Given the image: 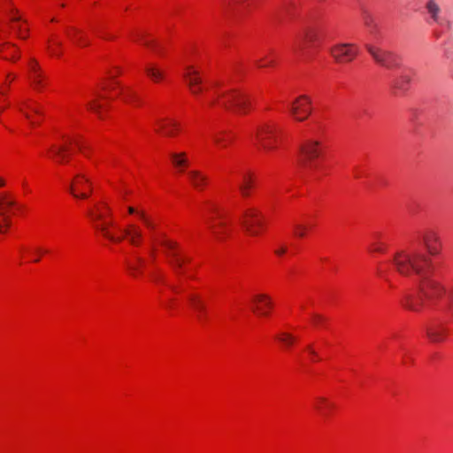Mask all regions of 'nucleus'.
<instances>
[{"label":"nucleus","mask_w":453,"mask_h":453,"mask_svg":"<svg viewBox=\"0 0 453 453\" xmlns=\"http://www.w3.org/2000/svg\"><path fill=\"white\" fill-rule=\"evenodd\" d=\"M251 142L265 153L277 150L281 143L280 130L272 116L265 113L250 134Z\"/></svg>","instance_id":"9d476101"},{"label":"nucleus","mask_w":453,"mask_h":453,"mask_svg":"<svg viewBox=\"0 0 453 453\" xmlns=\"http://www.w3.org/2000/svg\"><path fill=\"white\" fill-rule=\"evenodd\" d=\"M388 250V245L381 240L374 241L369 247V251L374 254H384Z\"/></svg>","instance_id":"c9c22d12"},{"label":"nucleus","mask_w":453,"mask_h":453,"mask_svg":"<svg viewBox=\"0 0 453 453\" xmlns=\"http://www.w3.org/2000/svg\"><path fill=\"white\" fill-rule=\"evenodd\" d=\"M310 228L311 227L305 224L296 222L293 225L294 235L300 239L304 238L307 235Z\"/></svg>","instance_id":"f704fd0d"},{"label":"nucleus","mask_w":453,"mask_h":453,"mask_svg":"<svg viewBox=\"0 0 453 453\" xmlns=\"http://www.w3.org/2000/svg\"><path fill=\"white\" fill-rule=\"evenodd\" d=\"M202 216L213 239L221 242L229 235L231 230L230 219L224 209L210 203L206 204Z\"/></svg>","instance_id":"9b49d317"},{"label":"nucleus","mask_w":453,"mask_h":453,"mask_svg":"<svg viewBox=\"0 0 453 453\" xmlns=\"http://www.w3.org/2000/svg\"><path fill=\"white\" fill-rule=\"evenodd\" d=\"M305 351L309 354L311 357V361H317V354L315 351V348L313 346H307Z\"/></svg>","instance_id":"a19ab883"},{"label":"nucleus","mask_w":453,"mask_h":453,"mask_svg":"<svg viewBox=\"0 0 453 453\" xmlns=\"http://www.w3.org/2000/svg\"><path fill=\"white\" fill-rule=\"evenodd\" d=\"M312 111L311 99L303 95L298 96L291 104L289 111L297 121H303L308 119Z\"/></svg>","instance_id":"aec40b11"},{"label":"nucleus","mask_w":453,"mask_h":453,"mask_svg":"<svg viewBox=\"0 0 453 453\" xmlns=\"http://www.w3.org/2000/svg\"><path fill=\"white\" fill-rule=\"evenodd\" d=\"M25 74L31 88L35 92L42 93L47 88L48 78L37 59L33 56L27 58Z\"/></svg>","instance_id":"ddd939ff"},{"label":"nucleus","mask_w":453,"mask_h":453,"mask_svg":"<svg viewBox=\"0 0 453 453\" xmlns=\"http://www.w3.org/2000/svg\"><path fill=\"white\" fill-rule=\"evenodd\" d=\"M271 297L265 294H257L252 299V311L257 317L266 318L273 310Z\"/></svg>","instance_id":"412c9836"},{"label":"nucleus","mask_w":453,"mask_h":453,"mask_svg":"<svg viewBox=\"0 0 453 453\" xmlns=\"http://www.w3.org/2000/svg\"><path fill=\"white\" fill-rule=\"evenodd\" d=\"M314 40V35L311 32H307L303 35H301L298 39V47H305V44L311 43Z\"/></svg>","instance_id":"ea45409f"},{"label":"nucleus","mask_w":453,"mask_h":453,"mask_svg":"<svg viewBox=\"0 0 453 453\" xmlns=\"http://www.w3.org/2000/svg\"><path fill=\"white\" fill-rule=\"evenodd\" d=\"M170 158L174 168L180 173L184 172L189 165L186 152H173Z\"/></svg>","instance_id":"7c9ffc66"},{"label":"nucleus","mask_w":453,"mask_h":453,"mask_svg":"<svg viewBox=\"0 0 453 453\" xmlns=\"http://www.w3.org/2000/svg\"><path fill=\"white\" fill-rule=\"evenodd\" d=\"M16 209V203L10 193L0 192V234H5L11 226V215Z\"/></svg>","instance_id":"dca6fc26"},{"label":"nucleus","mask_w":453,"mask_h":453,"mask_svg":"<svg viewBox=\"0 0 453 453\" xmlns=\"http://www.w3.org/2000/svg\"><path fill=\"white\" fill-rule=\"evenodd\" d=\"M440 307L447 311L453 317V286L447 293V303H442V299L440 301Z\"/></svg>","instance_id":"e433bc0d"},{"label":"nucleus","mask_w":453,"mask_h":453,"mask_svg":"<svg viewBox=\"0 0 453 453\" xmlns=\"http://www.w3.org/2000/svg\"><path fill=\"white\" fill-rule=\"evenodd\" d=\"M364 24L365 27L369 30L370 34L373 36H376L378 31H379V26L375 20V19L370 15L365 14L363 18Z\"/></svg>","instance_id":"72a5a7b5"},{"label":"nucleus","mask_w":453,"mask_h":453,"mask_svg":"<svg viewBox=\"0 0 453 453\" xmlns=\"http://www.w3.org/2000/svg\"><path fill=\"white\" fill-rule=\"evenodd\" d=\"M188 179L192 186L199 190L203 189L208 184V178L199 171L188 172Z\"/></svg>","instance_id":"2f4dec72"},{"label":"nucleus","mask_w":453,"mask_h":453,"mask_svg":"<svg viewBox=\"0 0 453 453\" xmlns=\"http://www.w3.org/2000/svg\"><path fill=\"white\" fill-rule=\"evenodd\" d=\"M419 239L421 244L424 246L426 254L424 253L422 250H420L417 247L409 246L405 248H401L397 250L392 256L391 259L388 261L380 262L377 265L376 267V274L380 280H381L389 288H397L399 277H403L404 279H407L406 277L401 275L395 268L394 266V259L396 254L402 250H416L424 256H426L428 259L431 260L433 269L429 273V276L427 278L434 279V264L431 258V257H436L440 255L441 250H442V242L441 240V237L438 234V232L435 229L433 228H426L423 232L419 234Z\"/></svg>","instance_id":"0eeeda50"},{"label":"nucleus","mask_w":453,"mask_h":453,"mask_svg":"<svg viewBox=\"0 0 453 453\" xmlns=\"http://www.w3.org/2000/svg\"><path fill=\"white\" fill-rule=\"evenodd\" d=\"M49 32L50 35L46 42V50L49 56L52 58H59L62 55L64 50V36L81 47L87 46L89 42L88 34L74 27H67L62 31H52L49 29Z\"/></svg>","instance_id":"f8f14e48"},{"label":"nucleus","mask_w":453,"mask_h":453,"mask_svg":"<svg viewBox=\"0 0 453 453\" xmlns=\"http://www.w3.org/2000/svg\"><path fill=\"white\" fill-rule=\"evenodd\" d=\"M365 49L380 65L387 69H396L401 66V58L395 53L371 44H366Z\"/></svg>","instance_id":"2eb2a0df"},{"label":"nucleus","mask_w":453,"mask_h":453,"mask_svg":"<svg viewBox=\"0 0 453 453\" xmlns=\"http://www.w3.org/2000/svg\"><path fill=\"white\" fill-rule=\"evenodd\" d=\"M121 71L119 67H112L105 78L102 89L94 95V97L87 104L89 111L104 119L108 115L111 109V104L116 98H120L123 102L130 104H138L140 96L136 90L131 87H123L117 81V77Z\"/></svg>","instance_id":"423d86ee"},{"label":"nucleus","mask_w":453,"mask_h":453,"mask_svg":"<svg viewBox=\"0 0 453 453\" xmlns=\"http://www.w3.org/2000/svg\"><path fill=\"white\" fill-rule=\"evenodd\" d=\"M29 28L19 11L11 0H0V40L7 35H13L20 39L28 36Z\"/></svg>","instance_id":"1a4fd4ad"},{"label":"nucleus","mask_w":453,"mask_h":453,"mask_svg":"<svg viewBox=\"0 0 453 453\" xmlns=\"http://www.w3.org/2000/svg\"><path fill=\"white\" fill-rule=\"evenodd\" d=\"M115 210L114 216L105 201L93 199L88 204L86 215L102 237L113 243H128L129 249L125 251L128 273L135 278L146 273L154 281L165 283L174 293L183 295L197 313L203 314L206 302L196 291V265L189 256L127 198Z\"/></svg>","instance_id":"f257e3e1"},{"label":"nucleus","mask_w":453,"mask_h":453,"mask_svg":"<svg viewBox=\"0 0 453 453\" xmlns=\"http://www.w3.org/2000/svg\"><path fill=\"white\" fill-rule=\"evenodd\" d=\"M128 39L131 42L142 44L152 50L157 51V42L146 32L140 28H135L128 32Z\"/></svg>","instance_id":"5701e85b"},{"label":"nucleus","mask_w":453,"mask_h":453,"mask_svg":"<svg viewBox=\"0 0 453 453\" xmlns=\"http://www.w3.org/2000/svg\"><path fill=\"white\" fill-rule=\"evenodd\" d=\"M17 79L14 73H7L0 79V124L12 134L27 135V126L35 127L43 120V110L39 103L21 91L13 96V103L7 102V94Z\"/></svg>","instance_id":"39448f33"},{"label":"nucleus","mask_w":453,"mask_h":453,"mask_svg":"<svg viewBox=\"0 0 453 453\" xmlns=\"http://www.w3.org/2000/svg\"><path fill=\"white\" fill-rule=\"evenodd\" d=\"M296 250L293 247V244L288 242H278L274 246V254L278 257H282L285 255H295Z\"/></svg>","instance_id":"473e14b6"},{"label":"nucleus","mask_w":453,"mask_h":453,"mask_svg":"<svg viewBox=\"0 0 453 453\" xmlns=\"http://www.w3.org/2000/svg\"><path fill=\"white\" fill-rule=\"evenodd\" d=\"M240 221L246 234L250 236H258L264 231V217L256 208H247L242 215Z\"/></svg>","instance_id":"4468645a"},{"label":"nucleus","mask_w":453,"mask_h":453,"mask_svg":"<svg viewBox=\"0 0 453 453\" xmlns=\"http://www.w3.org/2000/svg\"><path fill=\"white\" fill-rule=\"evenodd\" d=\"M20 57L19 50L18 47L9 42H3L0 44V58L8 60L15 62L18 60Z\"/></svg>","instance_id":"c756f323"},{"label":"nucleus","mask_w":453,"mask_h":453,"mask_svg":"<svg viewBox=\"0 0 453 453\" xmlns=\"http://www.w3.org/2000/svg\"><path fill=\"white\" fill-rule=\"evenodd\" d=\"M42 148L48 158L60 165H66L67 171L73 173L72 180H66L70 192L76 198L86 199L92 193V183L83 173V166L73 158L74 148L86 157L87 151L81 134L71 124H65L54 129L42 142Z\"/></svg>","instance_id":"20e7f679"},{"label":"nucleus","mask_w":453,"mask_h":453,"mask_svg":"<svg viewBox=\"0 0 453 453\" xmlns=\"http://www.w3.org/2000/svg\"><path fill=\"white\" fill-rule=\"evenodd\" d=\"M152 126L156 132L165 136H175L180 131L178 121L170 117L156 115L152 119Z\"/></svg>","instance_id":"a211bd4d"},{"label":"nucleus","mask_w":453,"mask_h":453,"mask_svg":"<svg viewBox=\"0 0 453 453\" xmlns=\"http://www.w3.org/2000/svg\"><path fill=\"white\" fill-rule=\"evenodd\" d=\"M50 253V250L43 247H36L30 251L29 258L33 262H39L41 257Z\"/></svg>","instance_id":"4c0bfd02"},{"label":"nucleus","mask_w":453,"mask_h":453,"mask_svg":"<svg viewBox=\"0 0 453 453\" xmlns=\"http://www.w3.org/2000/svg\"><path fill=\"white\" fill-rule=\"evenodd\" d=\"M166 65L149 63L144 67L147 77L154 83H160L166 81Z\"/></svg>","instance_id":"393cba45"},{"label":"nucleus","mask_w":453,"mask_h":453,"mask_svg":"<svg viewBox=\"0 0 453 453\" xmlns=\"http://www.w3.org/2000/svg\"><path fill=\"white\" fill-rule=\"evenodd\" d=\"M411 73L403 72L398 77L395 78L391 82V89L395 95H403L410 88Z\"/></svg>","instance_id":"cd10ccee"},{"label":"nucleus","mask_w":453,"mask_h":453,"mask_svg":"<svg viewBox=\"0 0 453 453\" xmlns=\"http://www.w3.org/2000/svg\"><path fill=\"white\" fill-rule=\"evenodd\" d=\"M359 52V48L354 43H339L330 50L332 58L339 64L353 61Z\"/></svg>","instance_id":"f3484780"},{"label":"nucleus","mask_w":453,"mask_h":453,"mask_svg":"<svg viewBox=\"0 0 453 453\" xmlns=\"http://www.w3.org/2000/svg\"><path fill=\"white\" fill-rule=\"evenodd\" d=\"M202 65L187 59L184 79L189 90L203 111L227 110L238 114H247L251 109L250 97L235 85L221 79L203 81Z\"/></svg>","instance_id":"7ed1b4c3"},{"label":"nucleus","mask_w":453,"mask_h":453,"mask_svg":"<svg viewBox=\"0 0 453 453\" xmlns=\"http://www.w3.org/2000/svg\"><path fill=\"white\" fill-rule=\"evenodd\" d=\"M324 129L321 126L311 128L310 134L301 145V157L304 167L319 174L324 172Z\"/></svg>","instance_id":"6e6552de"},{"label":"nucleus","mask_w":453,"mask_h":453,"mask_svg":"<svg viewBox=\"0 0 453 453\" xmlns=\"http://www.w3.org/2000/svg\"><path fill=\"white\" fill-rule=\"evenodd\" d=\"M89 30L95 35L101 37L104 40H114L117 35L110 31V25L107 21L103 19L94 20L89 24Z\"/></svg>","instance_id":"b1692460"},{"label":"nucleus","mask_w":453,"mask_h":453,"mask_svg":"<svg viewBox=\"0 0 453 453\" xmlns=\"http://www.w3.org/2000/svg\"><path fill=\"white\" fill-rule=\"evenodd\" d=\"M211 139L219 150H224L233 142L234 134L230 130H219L211 134Z\"/></svg>","instance_id":"bb28decb"},{"label":"nucleus","mask_w":453,"mask_h":453,"mask_svg":"<svg viewBox=\"0 0 453 453\" xmlns=\"http://www.w3.org/2000/svg\"><path fill=\"white\" fill-rule=\"evenodd\" d=\"M229 180L234 182L244 197L250 195L253 188V176L250 171L246 169L232 171L229 173Z\"/></svg>","instance_id":"6ab92c4d"},{"label":"nucleus","mask_w":453,"mask_h":453,"mask_svg":"<svg viewBox=\"0 0 453 453\" xmlns=\"http://www.w3.org/2000/svg\"><path fill=\"white\" fill-rule=\"evenodd\" d=\"M312 406L318 414L324 418H329L335 409L334 403L324 396L316 397L313 400Z\"/></svg>","instance_id":"a878e982"},{"label":"nucleus","mask_w":453,"mask_h":453,"mask_svg":"<svg viewBox=\"0 0 453 453\" xmlns=\"http://www.w3.org/2000/svg\"><path fill=\"white\" fill-rule=\"evenodd\" d=\"M395 270L408 280H418L417 289L405 292L401 305L407 311L421 312L434 311L435 315L426 326V336L432 342H443L448 334L447 323L453 319L440 307V301L446 295L444 286L436 279L427 278L433 269L432 262L416 250H402L394 259Z\"/></svg>","instance_id":"f03ea898"},{"label":"nucleus","mask_w":453,"mask_h":453,"mask_svg":"<svg viewBox=\"0 0 453 453\" xmlns=\"http://www.w3.org/2000/svg\"><path fill=\"white\" fill-rule=\"evenodd\" d=\"M276 61V57L273 52L268 53L264 58H261L257 61V67L264 68L273 65Z\"/></svg>","instance_id":"58836bf2"},{"label":"nucleus","mask_w":453,"mask_h":453,"mask_svg":"<svg viewBox=\"0 0 453 453\" xmlns=\"http://www.w3.org/2000/svg\"><path fill=\"white\" fill-rule=\"evenodd\" d=\"M311 319L315 325H319L323 321V318L318 314H311Z\"/></svg>","instance_id":"79ce46f5"},{"label":"nucleus","mask_w":453,"mask_h":453,"mask_svg":"<svg viewBox=\"0 0 453 453\" xmlns=\"http://www.w3.org/2000/svg\"><path fill=\"white\" fill-rule=\"evenodd\" d=\"M5 186V180H4V178H2L0 176V188H3Z\"/></svg>","instance_id":"37998d69"},{"label":"nucleus","mask_w":453,"mask_h":453,"mask_svg":"<svg viewBox=\"0 0 453 453\" xmlns=\"http://www.w3.org/2000/svg\"><path fill=\"white\" fill-rule=\"evenodd\" d=\"M299 328H295L293 332H280L275 336V340L282 346V348L288 349L291 348L300 338Z\"/></svg>","instance_id":"c85d7f7f"},{"label":"nucleus","mask_w":453,"mask_h":453,"mask_svg":"<svg viewBox=\"0 0 453 453\" xmlns=\"http://www.w3.org/2000/svg\"><path fill=\"white\" fill-rule=\"evenodd\" d=\"M422 13L430 25H441L443 22L441 9L436 0H426Z\"/></svg>","instance_id":"4be33fe9"}]
</instances>
